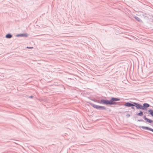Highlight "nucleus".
Masks as SVG:
<instances>
[{
  "label": "nucleus",
  "instance_id": "nucleus-4",
  "mask_svg": "<svg viewBox=\"0 0 153 153\" xmlns=\"http://www.w3.org/2000/svg\"><path fill=\"white\" fill-rule=\"evenodd\" d=\"M143 118L144 119V120H145L146 121V122H145L142 119L138 120H137V122H143L148 123H152L153 122V120L147 118L146 117V115H143Z\"/></svg>",
  "mask_w": 153,
  "mask_h": 153
},
{
  "label": "nucleus",
  "instance_id": "nucleus-10",
  "mask_svg": "<svg viewBox=\"0 0 153 153\" xmlns=\"http://www.w3.org/2000/svg\"><path fill=\"white\" fill-rule=\"evenodd\" d=\"M13 36V35L10 33L7 34L5 36V37L7 39H10Z\"/></svg>",
  "mask_w": 153,
  "mask_h": 153
},
{
  "label": "nucleus",
  "instance_id": "nucleus-20",
  "mask_svg": "<svg viewBox=\"0 0 153 153\" xmlns=\"http://www.w3.org/2000/svg\"><path fill=\"white\" fill-rule=\"evenodd\" d=\"M135 117V118H137V117Z\"/></svg>",
  "mask_w": 153,
  "mask_h": 153
},
{
  "label": "nucleus",
  "instance_id": "nucleus-3",
  "mask_svg": "<svg viewBox=\"0 0 153 153\" xmlns=\"http://www.w3.org/2000/svg\"><path fill=\"white\" fill-rule=\"evenodd\" d=\"M120 98L112 97L111 98L110 105H117L119 102H116L120 101Z\"/></svg>",
  "mask_w": 153,
  "mask_h": 153
},
{
  "label": "nucleus",
  "instance_id": "nucleus-18",
  "mask_svg": "<svg viewBox=\"0 0 153 153\" xmlns=\"http://www.w3.org/2000/svg\"><path fill=\"white\" fill-rule=\"evenodd\" d=\"M126 116L127 117H129L130 116V115L129 114H126Z\"/></svg>",
  "mask_w": 153,
  "mask_h": 153
},
{
  "label": "nucleus",
  "instance_id": "nucleus-8",
  "mask_svg": "<svg viewBox=\"0 0 153 153\" xmlns=\"http://www.w3.org/2000/svg\"><path fill=\"white\" fill-rule=\"evenodd\" d=\"M87 102L89 103L94 108L99 110V105L94 104L90 102Z\"/></svg>",
  "mask_w": 153,
  "mask_h": 153
},
{
  "label": "nucleus",
  "instance_id": "nucleus-6",
  "mask_svg": "<svg viewBox=\"0 0 153 153\" xmlns=\"http://www.w3.org/2000/svg\"><path fill=\"white\" fill-rule=\"evenodd\" d=\"M139 128H142L143 129H146L150 131L153 132V129L147 126H140Z\"/></svg>",
  "mask_w": 153,
  "mask_h": 153
},
{
  "label": "nucleus",
  "instance_id": "nucleus-16",
  "mask_svg": "<svg viewBox=\"0 0 153 153\" xmlns=\"http://www.w3.org/2000/svg\"><path fill=\"white\" fill-rule=\"evenodd\" d=\"M134 106H131V108L133 110H135V108H134Z\"/></svg>",
  "mask_w": 153,
  "mask_h": 153
},
{
  "label": "nucleus",
  "instance_id": "nucleus-2",
  "mask_svg": "<svg viewBox=\"0 0 153 153\" xmlns=\"http://www.w3.org/2000/svg\"><path fill=\"white\" fill-rule=\"evenodd\" d=\"M137 103L132 101H129L125 102L124 105L127 107H130L131 106H135L136 109H137Z\"/></svg>",
  "mask_w": 153,
  "mask_h": 153
},
{
  "label": "nucleus",
  "instance_id": "nucleus-15",
  "mask_svg": "<svg viewBox=\"0 0 153 153\" xmlns=\"http://www.w3.org/2000/svg\"><path fill=\"white\" fill-rule=\"evenodd\" d=\"M94 101L100 104V100L99 101L97 100H93Z\"/></svg>",
  "mask_w": 153,
  "mask_h": 153
},
{
  "label": "nucleus",
  "instance_id": "nucleus-21",
  "mask_svg": "<svg viewBox=\"0 0 153 153\" xmlns=\"http://www.w3.org/2000/svg\"><path fill=\"white\" fill-rule=\"evenodd\" d=\"M152 17L153 18V16H152Z\"/></svg>",
  "mask_w": 153,
  "mask_h": 153
},
{
  "label": "nucleus",
  "instance_id": "nucleus-13",
  "mask_svg": "<svg viewBox=\"0 0 153 153\" xmlns=\"http://www.w3.org/2000/svg\"><path fill=\"white\" fill-rule=\"evenodd\" d=\"M106 109V108L103 106L99 105V110H103Z\"/></svg>",
  "mask_w": 153,
  "mask_h": 153
},
{
  "label": "nucleus",
  "instance_id": "nucleus-12",
  "mask_svg": "<svg viewBox=\"0 0 153 153\" xmlns=\"http://www.w3.org/2000/svg\"><path fill=\"white\" fill-rule=\"evenodd\" d=\"M148 112H149V114L152 117H153V110L152 109H149L148 111Z\"/></svg>",
  "mask_w": 153,
  "mask_h": 153
},
{
  "label": "nucleus",
  "instance_id": "nucleus-9",
  "mask_svg": "<svg viewBox=\"0 0 153 153\" xmlns=\"http://www.w3.org/2000/svg\"><path fill=\"white\" fill-rule=\"evenodd\" d=\"M28 34L26 33H23L17 34L16 35V36L17 37H27L28 36Z\"/></svg>",
  "mask_w": 153,
  "mask_h": 153
},
{
  "label": "nucleus",
  "instance_id": "nucleus-19",
  "mask_svg": "<svg viewBox=\"0 0 153 153\" xmlns=\"http://www.w3.org/2000/svg\"><path fill=\"white\" fill-rule=\"evenodd\" d=\"M33 96L32 95H31L29 97V98H33Z\"/></svg>",
  "mask_w": 153,
  "mask_h": 153
},
{
  "label": "nucleus",
  "instance_id": "nucleus-5",
  "mask_svg": "<svg viewBox=\"0 0 153 153\" xmlns=\"http://www.w3.org/2000/svg\"><path fill=\"white\" fill-rule=\"evenodd\" d=\"M111 99L110 100L102 99L100 100V104H102L105 105H110Z\"/></svg>",
  "mask_w": 153,
  "mask_h": 153
},
{
  "label": "nucleus",
  "instance_id": "nucleus-17",
  "mask_svg": "<svg viewBox=\"0 0 153 153\" xmlns=\"http://www.w3.org/2000/svg\"><path fill=\"white\" fill-rule=\"evenodd\" d=\"M27 48L28 49H32L33 48V47H27Z\"/></svg>",
  "mask_w": 153,
  "mask_h": 153
},
{
  "label": "nucleus",
  "instance_id": "nucleus-7",
  "mask_svg": "<svg viewBox=\"0 0 153 153\" xmlns=\"http://www.w3.org/2000/svg\"><path fill=\"white\" fill-rule=\"evenodd\" d=\"M87 102L89 103L94 108L99 110V105L94 104L90 102Z\"/></svg>",
  "mask_w": 153,
  "mask_h": 153
},
{
  "label": "nucleus",
  "instance_id": "nucleus-11",
  "mask_svg": "<svg viewBox=\"0 0 153 153\" xmlns=\"http://www.w3.org/2000/svg\"><path fill=\"white\" fill-rule=\"evenodd\" d=\"M136 115L139 116H142L143 115V112L141 111H139V112L136 114Z\"/></svg>",
  "mask_w": 153,
  "mask_h": 153
},
{
  "label": "nucleus",
  "instance_id": "nucleus-14",
  "mask_svg": "<svg viewBox=\"0 0 153 153\" xmlns=\"http://www.w3.org/2000/svg\"><path fill=\"white\" fill-rule=\"evenodd\" d=\"M134 18L137 20V21L141 22H142V21L137 16H134Z\"/></svg>",
  "mask_w": 153,
  "mask_h": 153
},
{
  "label": "nucleus",
  "instance_id": "nucleus-1",
  "mask_svg": "<svg viewBox=\"0 0 153 153\" xmlns=\"http://www.w3.org/2000/svg\"><path fill=\"white\" fill-rule=\"evenodd\" d=\"M150 105L147 103H144L142 105L140 104L137 103V109H142L143 110H147V108L150 106Z\"/></svg>",
  "mask_w": 153,
  "mask_h": 153
}]
</instances>
